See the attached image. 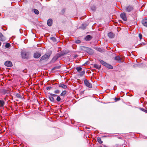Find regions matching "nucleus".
Masks as SVG:
<instances>
[{
  "instance_id": "f257e3e1",
  "label": "nucleus",
  "mask_w": 147,
  "mask_h": 147,
  "mask_svg": "<svg viewBox=\"0 0 147 147\" xmlns=\"http://www.w3.org/2000/svg\"><path fill=\"white\" fill-rule=\"evenodd\" d=\"M51 53L50 54H49L48 55L45 54L42 56L40 60V62H41L42 60L48 59L50 56Z\"/></svg>"
},
{
  "instance_id": "f03ea898",
  "label": "nucleus",
  "mask_w": 147,
  "mask_h": 147,
  "mask_svg": "<svg viewBox=\"0 0 147 147\" xmlns=\"http://www.w3.org/2000/svg\"><path fill=\"white\" fill-rule=\"evenodd\" d=\"M21 55L23 59H28L29 58V53L28 52H22L21 53Z\"/></svg>"
},
{
  "instance_id": "7ed1b4c3",
  "label": "nucleus",
  "mask_w": 147,
  "mask_h": 147,
  "mask_svg": "<svg viewBox=\"0 0 147 147\" xmlns=\"http://www.w3.org/2000/svg\"><path fill=\"white\" fill-rule=\"evenodd\" d=\"M134 9V8L133 6L129 5L125 7V10L127 12H129L132 11Z\"/></svg>"
},
{
  "instance_id": "20e7f679",
  "label": "nucleus",
  "mask_w": 147,
  "mask_h": 147,
  "mask_svg": "<svg viewBox=\"0 0 147 147\" xmlns=\"http://www.w3.org/2000/svg\"><path fill=\"white\" fill-rule=\"evenodd\" d=\"M84 84L86 86L90 88H92V84L87 80L86 79H85L84 81Z\"/></svg>"
},
{
  "instance_id": "39448f33",
  "label": "nucleus",
  "mask_w": 147,
  "mask_h": 147,
  "mask_svg": "<svg viewBox=\"0 0 147 147\" xmlns=\"http://www.w3.org/2000/svg\"><path fill=\"white\" fill-rule=\"evenodd\" d=\"M60 57H61L58 53H57L52 59L51 62V63H54Z\"/></svg>"
},
{
  "instance_id": "423d86ee",
  "label": "nucleus",
  "mask_w": 147,
  "mask_h": 147,
  "mask_svg": "<svg viewBox=\"0 0 147 147\" xmlns=\"http://www.w3.org/2000/svg\"><path fill=\"white\" fill-rule=\"evenodd\" d=\"M69 52L68 51L64 50L61 51L59 53H58L60 55V57H61L66 55V54L68 53Z\"/></svg>"
},
{
  "instance_id": "0eeeda50",
  "label": "nucleus",
  "mask_w": 147,
  "mask_h": 147,
  "mask_svg": "<svg viewBox=\"0 0 147 147\" xmlns=\"http://www.w3.org/2000/svg\"><path fill=\"white\" fill-rule=\"evenodd\" d=\"M120 16L122 19L124 21H126L127 20L126 16V14L125 13H121L120 14Z\"/></svg>"
},
{
  "instance_id": "6e6552de",
  "label": "nucleus",
  "mask_w": 147,
  "mask_h": 147,
  "mask_svg": "<svg viewBox=\"0 0 147 147\" xmlns=\"http://www.w3.org/2000/svg\"><path fill=\"white\" fill-rule=\"evenodd\" d=\"M4 65L6 66L9 67H11L13 66L12 63L9 61H6L4 63Z\"/></svg>"
},
{
  "instance_id": "1a4fd4ad",
  "label": "nucleus",
  "mask_w": 147,
  "mask_h": 147,
  "mask_svg": "<svg viewBox=\"0 0 147 147\" xmlns=\"http://www.w3.org/2000/svg\"><path fill=\"white\" fill-rule=\"evenodd\" d=\"M142 22L143 25L147 27V19L145 18L143 19Z\"/></svg>"
},
{
  "instance_id": "9d476101",
  "label": "nucleus",
  "mask_w": 147,
  "mask_h": 147,
  "mask_svg": "<svg viewBox=\"0 0 147 147\" xmlns=\"http://www.w3.org/2000/svg\"><path fill=\"white\" fill-rule=\"evenodd\" d=\"M41 55V54L38 52H36L34 54V57L35 58H38Z\"/></svg>"
},
{
  "instance_id": "9b49d317",
  "label": "nucleus",
  "mask_w": 147,
  "mask_h": 147,
  "mask_svg": "<svg viewBox=\"0 0 147 147\" xmlns=\"http://www.w3.org/2000/svg\"><path fill=\"white\" fill-rule=\"evenodd\" d=\"M86 52L89 54L92 55L93 54L94 51L92 49L88 47Z\"/></svg>"
},
{
  "instance_id": "f8f14e48",
  "label": "nucleus",
  "mask_w": 147,
  "mask_h": 147,
  "mask_svg": "<svg viewBox=\"0 0 147 147\" xmlns=\"http://www.w3.org/2000/svg\"><path fill=\"white\" fill-rule=\"evenodd\" d=\"M5 37L1 32H0V40L2 41H5Z\"/></svg>"
},
{
  "instance_id": "ddd939ff",
  "label": "nucleus",
  "mask_w": 147,
  "mask_h": 147,
  "mask_svg": "<svg viewBox=\"0 0 147 147\" xmlns=\"http://www.w3.org/2000/svg\"><path fill=\"white\" fill-rule=\"evenodd\" d=\"M58 86L60 88H62L64 89H66L67 88V86L66 85L62 83H60Z\"/></svg>"
},
{
  "instance_id": "4468645a",
  "label": "nucleus",
  "mask_w": 147,
  "mask_h": 147,
  "mask_svg": "<svg viewBox=\"0 0 147 147\" xmlns=\"http://www.w3.org/2000/svg\"><path fill=\"white\" fill-rule=\"evenodd\" d=\"M52 20L51 19H49L47 21V24L49 26L52 25L53 24Z\"/></svg>"
},
{
  "instance_id": "2eb2a0df",
  "label": "nucleus",
  "mask_w": 147,
  "mask_h": 147,
  "mask_svg": "<svg viewBox=\"0 0 147 147\" xmlns=\"http://www.w3.org/2000/svg\"><path fill=\"white\" fill-rule=\"evenodd\" d=\"M92 36H91L90 35H88L85 37L84 39L87 41L90 40L92 39Z\"/></svg>"
},
{
  "instance_id": "dca6fc26",
  "label": "nucleus",
  "mask_w": 147,
  "mask_h": 147,
  "mask_svg": "<svg viewBox=\"0 0 147 147\" xmlns=\"http://www.w3.org/2000/svg\"><path fill=\"white\" fill-rule=\"evenodd\" d=\"M93 67L98 69H100L101 68V65H98L96 64H94L93 65Z\"/></svg>"
},
{
  "instance_id": "f3484780",
  "label": "nucleus",
  "mask_w": 147,
  "mask_h": 147,
  "mask_svg": "<svg viewBox=\"0 0 147 147\" xmlns=\"http://www.w3.org/2000/svg\"><path fill=\"white\" fill-rule=\"evenodd\" d=\"M114 59L119 63L121 62V58L119 56L115 57Z\"/></svg>"
},
{
  "instance_id": "a211bd4d",
  "label": "nucleus",
  "mask_w": 147,
  "mask_h": 147,
  "mask_svg": "<svg viewBox=\"0 0 147 147\" xmlns=\"http://www.w3.org/2000/svg\"><path fill=\"white\" fill-rule=\"evenodd\" d=\"M48 98L51 102H54L55 101V99L50 94V95L48 96Z\"/></svg>"
},
{
  "instance_id": "6ab92c4d",
  "label": "nucleus",
  "mask_w": 147,
  "mask_h": 147,
  "mask_svg": "<svg viewBox=\"0 0 147 147\" xmlns=\"http://www.w3.org/2000/svg\"><path fill=\"white\" fill-rule=\"evenodd\" d=\"M108 36L110 38H113L114 36V34L112 32H110L108 34Z\"/></svg>"
},
{
  "instance_id": "aec40b11",
  "label": "nucleus",
  "mask_w": 147,
  "mask_h": 147,
  "mask_svg": "<svg viewBox=\"0 0 147 147\" xmlns=\"http://www.w3.org/2000/svg\"><path fill=\"white\" fill-rule=\"evenodd\" d=\"M66 10V8H63L61 11V12L60 13V15H63L65 14V11Z\"/></svg>"
},
{
  "instance_id": "412c9836",
  "label": "nucleus",
  "mask_w": 147,
  "mask_h": 147,
  "mask_svg": "<svg viewBox=\"0 0 147 147\" xmlns=\"http://www.w3.org/2000/svg\"><path fill=\"white\" fill-rule=\"evenodd\" d=\"M105 67L109 69H112L113 68V67L111 65L107 63Z\"/></svg>"
},
{
  "instance_id": "4be33fe9",
  "label": "nucleus",
  "mask_w": 147,
  "mask_h": 147,
  "mask_svg": "<svg viewBox=\"0 0 147 147\" xmlns=\"http://www.w3.org/2000/svg\"><path fill=\"white\" fill-rule=\"evenodd\" d=\"M88 47H85L84 46H82L81 47V49L82 50L85 51L86 52H87L88 49Z\"/></svg>"
},
{
  "instance_id": "5701e85b",
  "label": "nucleus",
  "mask_w": 147,
  "mask_h": 147,
  "mask_svg": "<svg viewBox=\"0 0 147 147\" xmlns=\"http://www.w3.org/2000/svg\"><path fill=\"white\" fill-rule=\"evenodd\" d=\"M139 37L140 39V41H144V39L142 38V36L141 34H139Z\"/></svg>"
},
{
  "instance_id": "b1692460",
  "label": "nucleus",
  "mask_w": 147,
  "mask_h": 147,
  "mask_svg": "<svg viewBox=\"0 0 147 147\" xmlns=\"http://www.w3.org/2000/svg\"><path fill=\"white\" fill-rule=\"evenodd\" d=\"M99 61L104 66H105V65L107 64V63L103 61L101 59H100L99 60Z\"/></svg>"
},
{
  "instance_id": "393cba45",
  "label": "nucleus",
  "mask_w": 147,
  "mask_h": 147,
  "mask_svg": "<svg viewBox=\"0 0 147 147\" xmlns=\"http://www.w3.org/2000/svg\"><path fill=\"white\" fill-rule=\"evenodd\" d=\"M67 93L66 91L64 90L61 93L60 95L61 96H65Z\"/></svg>"
},
{
  "instance_id": "a878e982",
  "label": "nucleus",
  "mask_w": 147,
  "mask_h": 147,
  "mask_svg": "<svg viewBox=\"0 0 147 147\" xmlns=\"http://www.w3.org/2000/svg\"><path fill=\"white\" fill-rule=\"evenodd\" d=\"M97 141L100 144H102L103 143L102 141L101 140V138L100 137L97 138Z\"/></svg>"
},
{
  "instance_id": "bb28decb",
  "label": "nucleus",
  "mask_w": 147,
  "mask_h": 147,
  "mask_svg": "<svg viewBox=\"0 0 147 147\" xmlns=\"http://www.w3.org/2000/svg\"><path fill=\"white\" fill-rule=\"evenodd\" d=\"M60 68V67L59 66H56L54 67H53L52 69H51V70L52 71H53L55 69H59Z\"/></svg>"
},
{
  "instance_id": "cd10ccee",
  "label": "nucleus",
  "mask_w": 147,
  "mask_h": 147,
  "mask_svg": "<svg viewBox=\"0 0 147 147\" xmlns=\"http://www.w3.org/2000/svg\"><path fill=\"white\" fill-rule=\"evenodd\" d=\"M3 92L4 94H8L9 93V90H5V89H3Z\"/></svg>"
},
{
  "instance_id": "c85d7f7f",
  "label": "nucleus",
  "mask_w": 147,
  "mask_h": 147,
  "mask_svg": "<svg viewBox=\"0 0 147 147\" xmlns=\"http://www.w3.org/2000/svg\"><path fill=\"white\" fill-rule=\"evenodd\" d=\"M33 10L34 13L36 15H38L39 14V12L37 9H34Z\"/></svg>"
},
{
  "instance_id": "c756f323",
  "label": "nucleus",
  "mask_w": 147,
  "mask_h": 147,
  "mask_svg": "<svg viewBox=\"0 0 147 147\" xmlns=\"http://www.w3.org/2000/svg\"><path fill=\"white\" fill-rule=\"evenodd\" d=\"M5 104L3 100H0V106L1 107H3Z\"/></svg>"
},
{
  "instance_id": "7c9ffc66",
  "label": "nucleus",
  "mask_w": 147,
  "mask_h": 147,
  "mask_svg": "<svg viewBox=\"0 0 147 147\" xmlns=\"http://www.w3.org/2000/svg\"><path fill=\"white\" fill-rule=\"evenodd\" d=\"M76 69L77 70V71L79 72H80V71H81L82 69V68L80 67H77Z\"/></svg>"
},
{
  "instance_id": "2f4dec72",
  "label": "nucleus",
  "mask_w": 147,
  "mask_h": 147,
  "mask_svg": "<svg viewBox=\"0 0 147 147\" xmlns=\"http://www.w3.org/2000/svg\"><path fill=\"white\" fill-rule=\"evenodd\" d=\"M16 96L17 97L20 98H22V96L20 94L18 93H17L16 94Z\"/></svg>"
},
{
  "instance_id": "473e14b6",
  "label": "nucleus",
  "mask_w": 147,
  "mask_h": 147,
  "mask_svg": "<svg viewBox=\"0 0 147 147\" xmlns=\"http://www.w3.org/2000/svg\"><path fill=\"white\" fill-rule=\"evenodd\" d=\"M51 40H52L53 42H55L56 41V39L54 37H52L50 38Z\"/></svg>"
},
{
  "instance_id": "72a5a7b5",
  "label": "nucleus",
  "mask_w": 147,
  "mask_h": 147,
  "mask_svg": "<svg viewBox=\"0 0 147 147\" xmlns=\"http://www.w3.org/2000/svg\"><path fill=\"white\" fill-rule=\"evenodd\" d=\"M60 92V90H57L54 91V93L55 94H58Z\"/></svg>"
},
{
  "instance_id": "f704fd0d",
  "label": "nucleus",
  "mask_w": 147,
  "mask_h": 147,
  "mask_svg": "<svg viewBox=\"0 0 147 147\" xmlns=\"http://www.w3.org/2000/svg\"><path fill=\"white\" fill-rule=\"evenodd\" d=\"M81 41L80 40H77L75 41V42L77 44H79L80 43Z\"/></svg>"
},
{
  "instance_id": "c9c22d12",
  "label": "nucleus",
  "mask_w": 147,
  "mask_h": 147,
  "mask_svg": "<svg viewBox=\"0 0 147 147\" xmlns=\"http://www.w3.org/2000/svg\"><path fill=\"white\" fill-rule=\"evenodd\" d=\"M10 46V43H6L5 45V47L6 48H9Z\"/></svg>"
},
{
  "instance_id": "e433bc0d",
  "label": "nucleus",
  "mask_w": 147,
  "mask_h": 147,
  "mask_svg": "<svg viewBox=\"0 0 147 147\" xmlns=\"http://www.w3.org/2000/svg\"><path fill=\"white\" fill-rule=\"evenodd\" d=\"M52 88L53 87L51 86H48L46 87L47 90H51Z\"/></svg>"
},
{
  "instance_id": "4c0bfd02",
  "label": "nucleus",
  "mask_w": 147,
  "mask_h": 147,
  "mask_svg": "<svg viewBox=\"0 0 147 147\" xmlns=\"http://www.w3.org/2000/svg\"><path fill=\"white\" fill-rule=\"evenodd\" d=\"M95 49L97 51L100 52H102V49L100 48H96Z\"/></svg>"
},
{
  "instance_id": "58836bf2",
  "label": "nucleus",
  "mask_w": 147,
  "mask_h": 147,
  "mask_svg": "<svg viewBox=\"0 0 147 147\" xmlns=\"http://www.w3.org/2000/svg\"><path fill=\"white\" fill-rule=\"evenodd\" d=\"M61 100V98L59 96H58L56 98V100L57 102H59Z\"/></svg>"
},
{
  "instance_id": "ea45409f",
  "label": "nucleus",
  "mask_w": 147,
  "mask_h": 147,
  "mask_svg": "<svg viewBox=\"0 0 147 147\" xmlns=\"http://www.w3.org/2000/svg\"><path fill=\"white\" fill-rule=\"evenodd\" d=\"M85 74V71H82L80 74V76H82Z\"/></svg>"
},
{
  "instance_id": "a19ab883",
  "label": "nucleus",
  "mask_w": 147,
  "mask_h": 147,
  "mask_svg": "<svg viewBox=\"0 0 147 147\" xmlns=\"http://www.w3.org/2000/svg\"><path fill=\"white\" fill-rule=\"evenodd\" d=\"M146 109V108L144 109V108H139V109H140V110H141V111H142L143 112H145Z\"/></svg>"
},
{
  "instance_id": "79ce46f5",
  "label": "nucleus",
  "mask_w": 147,
  "mask_h": 147,
  "mask_svg": "<svg viewBox=\"0 0 147 147\" xmlns=\"http://www.w3.org/2000/svg\"><path fill=\"white\" fill-rule=\"evenodd\" d=\"M50 94L52 95L53 97H55L57 96V95L55 94H54L53 93H50Z\"/></svg>"
},
{
  "instance_id": "37998d69",
  "label": "nucleus",
  "mask_w": 147,
  "mask_h": 147,
  "mask_svg": "<svg viewBox=\"0 0 147 147\" xmlns=\"http://www.w3.org/2000/svg\"><path fill=\"white\" fill-rule=\"evenodd\" d=\"M120 99V98H115V100L116 101H117L119 100Z\"/></svg>"
},
{
  "instance_id": "c03bdc74",
  "label": "nucleus",
  "mask_w": 147,
  "mask_h": 147,
  "mask_svg": "<svg viewBox=\"0 0 147 147\" xmlns=\"http://www.w3.org/2000/svg\"><path fill=\"white\" fill-rule=\"evenodd\" d=\"M84 92V90L83 91H81L80 93L81 94H83Z\"/></svg>"
},
{
  "instance_id": "a18cd8bd",
  "label": "nucleus",
  "mask_w": 147,
  "mask_h": 147,
  "mask_svg": "<svg viewBox=\"0 0 147 147\" xmlns=\"http://www.w3.org/2000/svg\"><path fill=\"white\" fill-rule=\"evenodd\" d=\"M78 55H76L74 56V57L75 58H76L77 57H78Z\"/></svg>"
},
{
  "instance_id": "49530a36",
  "label": "nucleus",
  "mask_w": 147,
  "mask_h": 147,
  "mask_svg": "<svg viewBox=\"0 0 147 147\" xmlns=\"http://www.w3.org/2000/svg\"><path fill=\"white\" fill-rule=\"evenodd\" d=\"M141 44V45H144V44H144V43L143 42H142V44H140V43L138 45V46H139V45H140Z\"/></svg>"
},
{
  "instance_id": "de8ad7c7",
  "label": "nucleus",
  "mask_w": 147,
  "mask_h": 147,
  "mask_svg": "<svg viewBox=\"0 0 147 147\" xmlns=\"http://www.w3.org/2000/svg\"><path fill=\"white\" fill-rule=\"evenodd\" d=\"M134 67H137V66L138 65H137V64H136V65H134Z\"/></svg>"
},
{
  "instance_id": "09e8293b",
  "label": "nucleus",
  "mask_w": 147,
  "mask_h": 147,
  "mask_svg": "<svg viewBox=\"0 0 147 147\" xmlns=\"http://www.w3.org/2000/svg\"><path fill=\"white\" fill-rule=\"evenodd\" d=\"M144 112L146 113H147V109H146Z\"/></svg>"
},
{
  "instance_id": "8fccbe9b",
  "label": "nucleus",
  "mask_w": 147,
  "mask_h": 147,
  "mask_svg": "<svg viewBox=\"0 0 147 147\" xmlns=\"http://www.w3.org/2000/svg\"><path fill=\"white\" fill-rule=\"evenodd\" d=\"M118 138L119 139H121V137H118Z\"/></svg>"
},
{
  "instance_id": "3c124183",
  "label": "nucleus",
  "mask_w": 147,
  "mask_h": 147,
  "mask_svg": "<svg viewBox=\"0 0 147 147\" xmlns=\"http://www.w3.org/2000/svg\"><path fill=\"white\" fill-rule=\"evenodd\" d=\"M104 147H107V146H106L105 145L104 146Z\"/></svg>"
},
{
  "instance_id": "603ef678",
  "label": "nucleus",
  "mask_w": 147,
  "mask_h": 147,
  "mask_svg": "<svg viewBox=\"0 0 147 147\" xmlns=\"http://www.w3.org/2000/svg\"><path fill=\"white\" fill-rule=\"evenodd\" d=\"M1 42H0V46H1Z\"/></svg>"
}]
</instances>
